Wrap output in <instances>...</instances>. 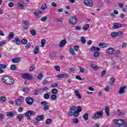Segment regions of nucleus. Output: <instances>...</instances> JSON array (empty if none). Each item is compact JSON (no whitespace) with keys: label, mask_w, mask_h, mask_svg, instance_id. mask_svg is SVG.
<instances>
[{"label":"nucleus","mask_w":127,"mask_h":127,"mask_svg":"<svg viewBox=\"0 0 127 127\" xmlns=\"http://www.w3.org/2000/svg\"><path fill=\"white\" fill-rule=\"evenodd\" d=\"M113 122L115 125H113L112 127H121L124 125V124H126V120H114Z\"/></svg>","instance_id":"nucleus-1"},{"label":"nucleus","mask_w":127,"mask_h":127,"mask_svg":"<svg viewBox=\"0 0 127 127\" xmlns=\"http://www.w3.org/2000/svg\"><path fill=\"white\" fill-rule=\"evenodd\" d=\"M103 111H97L92 116L91 119H92V120H98V119H102V118H103Z\"/></svg>","instance_id":"nucleus-2"},{"label":"nucleus","mask_w":127,"mask_h":127,"mask_svg":"<svg viewBox=\"0 0 127 127\" xmlns=\"http://www.w3.org/2000/svg\"><path fill=\"white\" fill-rule=\"evenodd\" d=\"M68 21L70 24H71V25H75V24L77 23V18L71 17L68 19Z\"/></svg>","instance_id":"nucleus-3"},{"label":"nucleus","mask_w":127,"mask_h":127,"mask_svg":"<svg viewBox=\"0 0 127 127\" xmlns=\"http://www.w3.org/2000/svg\"><path fill=\"white\" fill-rule=\"evenodd\" d=\"M25 101L27 105H32L34 102V99L30 97H28L26 98Z\"/></svg>","instance_id":"nucleus-4"},{"label":"nucleus","mask_w":127,"mask_h":127,"mask_svg":"<svg viewBox=\"0 0 127 127\" xmlns=\"http://www.w3.org/2000/svg\"><path fill=\"white\" fill-rule=\"evenodd\" d=\"M22 77L24 79H26L27 80H32L33 79L32 75L27 73L23 74Z\"/></svg>","instance_id":"nucleus-5"},{"label":"nucleus","mask_w":127,"mask_h":127,"mask_svg":"<svg viewBox=\"0 0 127 127\" xmlns=\"http://www.w3.org/2000/svg\"><path fill=\"white\" fill-rule=\"evenodd\" d=\"M23 100H24V98H23V97H20L19 99H17L15 101L16 105H17V106H20L21 105V103L23 102Z\"/></svg>","instance_id":"nucleus-6"},{"label":"nucleus","mask_w":127,"mask_h":127,"mask_svg":"<svg viewBox=\"0 0 127 127\" xmlns=\"http://www.w3.org/2000/svg\"><path fill=\"white\" fill-rule=\"evenodd\" d=\"M84 3L87 6H93V1L91 0H85Z\"/></svg>","instance_id":"nucleus-7"},{"label":"nucleus","mask_w":127,"mask_h":127,"mask_svg":"<svg viewBox=\"0 0 127 127\" xmlns=\"http://www.w3.org/2000/svg\"><path fill=\"white\" fill-rule=\"evenodd\" d=\"M120 27H122V24L121 23H115L112 28H113V29H117L118 28H120Z\"/></svg>","instance_id":"nucleus-8"},{"label":"nucleus","mask_w":127,"mask_h":127,"mask_svg":"<svg viewBox=\"0 0 127 127\" xmlns=\"http://www.w3.org/2000/svg\"><path fill=\"white\" fill-rule=\"evenodd\" d=\"M66 45V40L64 39L61 41L60 43V47H64Z\"/></svg>","instance_id":"nucleus-9"},{"label":"nucleus","mask_w":127,"mask_h":127,"mask_svg":"<svg viewBox=\"0 0 127 127\" xmlns=\"http://www.w3.org/2000/svg\"><path fill=\"white\" fill-rule=\"evenodd\" d=\"M13 43H15L17 45H19L21 43L20 39L18 38H15V40L12 41Z\"/></svg>","instance_id":"nucleus-10"},{"label":"nucleus","mask_w":127,"mask_h":127,"mask_svg":"<svg viewBox=\"0 0 127 127\" xmlns=\"http://www.w3.org/2000/svg\"><path fill=\"white\" fill-rule=\"evenodd\" d=\"M68 74L66 73H62L58 75L57 78H67Z\"/></svg>","instance_id":"nucleus-11"},{"label":"nucleus","mask_w":127,"mask_h":127,"mask_svg":"<svg viewBox=\"0 0 127 127\" xmlns=\"http://www.w3.org/2000/svg\"><path fill=\"white\" fill-rule=\"evenodd\" d=\"M6 77H8V79H9L10 82L9 83H6V85H12L13 84V83H14V80L13 79H12V78L10 76H8Z\"/></svg>","instance_id":"nucleus-12"},{"label":"nucleus","mask_w":127,"mask_h":127,"mask_svg":"<svg viewBox=\"0 0 127 127\" xmlns=\"http://www.w3.org/2000/svg\"><path fill=\"white\" fill-rule=\"evenodd\" d=\"M38 52H39V46H36L34 49L33 53L34 54H38Z\"/></svg>","instance_id":"nucleus-13"},{"label":"nucleus","mask_w":127,"mask_h":127,"mask_svg":"<svg viewBox=\"0 0 127 127\" xmlns=\"http://www.w3.org/2000/svg\"><path fill=\"white\" fill-rule=\"evenodd\" d=\"M105 112L108 117H110V108H109V106H106Z\"/></svg>","instance_id":"nucleus-14"},{"label":"nucleus","mask_w":127,"mask_h":127,"mask_svg":"<svg viewBox=\"0 0 127 127\" xmlns=\"http://www.w3.org/2000/svg\"><path fill=\"white\" fill-rule=\"evenodd\" d=\"M127 86L121 87L119 90L120 94H124V93H125V89H127Z\"/></svg>","instance_id":"nucleus-15"},{"label":"nucleus","mask_w":127,"mask_h":127,"mask_svg":"<svg viewBox=\"0 0 127 127\" xmlns=\"http://www.w3.org/2000/svg\"><path fill=\"white\" fill-rule=\"evenodd\" d=\"M108 52L109 54H115L116 51L113 48H108Z\"/></svg>","instance_id":"nucleus-16"},{"label":"nucleus","mask_w":127,"mask_h":127,"mask_svg":"<svg viewBox=\"0 0 127 127\" xmlns=\"http://www.w3.org/2000/svg\"><path fill=\"white\" fill-rule=\"evenodd\" d=\"M12 62L13 63H18V62H20V58H15L12 60Z\"/></svg>","instance_id":"nucleus-17"},{"label":"nucleus","mask_w":127,"mask_h":127,"mask_svg":"<svg viewBox=\"0 0 127 127\" xmlns=\"http://www.w3.org/2000/svg\"><path fill=\"white\" fill-rule=\"evenodd\" d=\"M99 47L100 48H105L106 47H108V44H106L105 43H101L99 45Z\"/></svg>","instance_id":"nucleus-18"},{"label":"nucleus","mask_w":127,"mask_h":127,"mask_svg":"<svg viewBox=\"0 0 127 127\" xmlns=\"http://www.w3.org/2000/svg\"><path fill=\"white\" fill-rule=\"evenodd\" d=\"M44 120V117L42 115L38 116L36 118L37 122H40V121H43Z\"/></svg>","instance_id":"nucleus-19"},{"label":"nucleus","mask_w":127,"mask_h":127,"mask_svg":"<svg viewBox=\"0 0 127 127\" xmlns=\"http://www.w3.org/2000/svg\"><path fill=\"white\" fill-rule=\"evenodd\" d=\"M89 27H90V25L88 24H86L82 27V29L83 30H88Z\"/></svg>","instance_id":"nucleus-20"},{"label":"nucleus","mask_w":127,"mask_h":127,"mask_svg":"<svg viewBox=\"0 0 127 127\" xmlns=\"http://www.w3.org/2000/svg\"><path fill=\"white\" fill-rule=\"evenodd\" d=\"M13 37H14V34H13V32L10 33L8 37V39H9V40H11V39L13 38Z\"/></svg>","instance_id":"nucleus-21"},{"label":"nucleus","mask_w":127,"mask_h":127,"mask_svg":"<svg viewBox=\"0 0 127 127\" xmlns=\"http://www.w3.org/2000/svg\"><path fill=\"white\" fill-rule=\"evenodd\" d=\"M45 91H48V87H45L40 89V93H43V92H45Z\"/></svg>","instance_id":"nucleus-22"},{"label":"nucleus","mask_w":127,"mask_h":127,"mask_svg":"<svg viewBox=\"0 0 127 127\" xmlns=\"http://www.w3.org/2000/svg\"><path fill=\"white\" fill-rule=\"evenodd\" d=\"M83 118L84 120H85L86 121H88L89 120V114L85 113L83 115Z\"/></svg>","instance_id":"nucleus-23"},{"label":"nucleus","mask_w":127,"mask_h":127,"mask_svg":"<svg viewBox=\"0 0 127 127\" xmlns=\"http://www.w3.org/2000/svg\"><path fill=\"white\" fill-rule=\"evenodd\" d=\"M47 8V4L44 3L41 7L42 10H45Z\"/></svg>","instance_id":"nucleus-24"},{"label":"nucleus","mask_w":127,"mask_h":127,"mask_svg":"<svg viewBox=\"0 0 127 127\" xmlns=\"http://www.w3.org/2000/svg\"><path fill=\"white\" fill-rule=\"evenodd\" d=\"M14 115L15 114L11 112H9L7 113V117H10V118H13V117H14Z\"/></svg>","instance_id":"nucleus-25"},{"label":"nucleus","mask_w":127,"mask_h":127,"mask_svg":"<svg viewBox=\"0 0 127 127\" xmlns=\"http://www.w3.org/2000/svg\"><path fill=\"white\" fill-rule=\"evenodd\" d=\"M45 43H46V40L44 39H42L41 42L42 47H44V46H45Z\"/></svg>","instance_id":"nucleus-26"},{"label":"nucleus","mask_w":127,"mask_h":127,"mask_svg":"<svg viewBox=\"0 0 127 127\" xmlns=\"http://www.w3.org/2000/svg\"><path fill=\"white\" fill-rule=\"evenodd\" d=\"M17 118L19 119V122H21V119L23 118V114H20L17 116Z\"/></svg>","instance_id":"nucleus-27"},{"label":"nucleus","mask_w":127,"mask_h":127,"mask_svg":"<svg viewBox=\"0 0 127 127\" xmlns=\"http://www.w3.org/2000/svg\"><path fill=\"white\" fill-rule=\"evenodd\" d=\"M18 6L21 9H23V8L24 7V5H23V4L21 3L20 2H18Z\"/></svg>","instance_id":"nucleus-28"},{"label":"nucleus","mask_w":127,"mask_h":127,"mask_svg":"<svg viewBox=\"0 0 127 127\" xmlns=\"http://www.w3.org/2000/svg\"><path fill=\"white\" fill-rule=\"evenodd\" d=\"M52 93L54 94V95H57V94H58V90L56 88H53L52 90Z\"/></svg>","instance_id":"nucleus-29"},{"label":"nucleus","mask_w":127,"mask_h":127,"mask_svg":"<svg viewBox=\"0 0 127 127\" xmlns=\"http://www.w3.org/2000/svg\"><path fill=\"white\" fill-rule=\"evenodd\" d=\"M25 117H30L31 116V113L30 112V110L27 111L25 114Z\"/></svg>","instance_id":"nucleus-30"},{"label":"nucleus","mask_w":127,"mask_h":127,"mask_svg":"<svg viewBox=\"0 0 127 127\" xmlns=\"http://www.w3.org/2000/svg\"><path fill=\"white\" fill-rule=\"evenodd\" d=\"M10 69L12 70V71H14L16 69V66L14 64L11 65L10 66Z\"/></svg>","instance_id":"nucleus-31"},{"label":"nucleus","mask_w":127,"mask_h":127,"mask_svg":"<svg viewBox=\"0 0 127 127\" xmlns=\"http://www.w3.org/2000/svg\"><path fill=\"white\" fill-rule=\"evenodd\" d=\"M31 35H36V31L34 29H33L30 31Z\"/></svg>","instance_id":"nucleus-32"},{"label":"nucleus","mask_w":127,"mask_h":127,"mask_svg":"<svg viewBox=\"0 0 127 127\" xmlns=\"http://www.w3.org/2000/svg\"><path fill=\"white\" fill-rule=\"evenodd\" d=\"M23 92H24L26 94H28V93H29V88L28 87H25L23 89Z\"/></svg>","instance_id":"nucleus-33"},{"label":"nucleus","mask_w":127,"mask_h":127,"mask_svg":"<svg viewBox=\"0 0 127 127\" xmlns=\"http://www.w3.org/2000/svg\"><path fill=\"white\" fill-rule=\"evenodd\" d=\"M51 123H52V120H51L50 119H48L46 120V124L47 125H50V124H51Z\"/></svg>","instance_id":"nucleus-34"},{"label":"nucleus","mask_w":127,"mask_h":127,"mask_svg":"<svg viewBox=\"0 0 127 127\" xmlns=\"http://www.w3.org/2000/svg\"><path fill=\"white\" fill-rule=\"evenodd\" d=\"M35 69V66L32 65L29 67V71H30V72H32V71H34Z\"/></svg>","instance_id":"nucleus-35"},{"label":"nucleus","mask_w":127,"mask_h":127,"mask_svg":"<svg viewBox=\"0 0 127 127\" xmlns=\"http://www.w3.org/2000/svg\"><path fill=\"white\" fill-rule=\"evenodd\" d=\"M76 112L81 113V112H82V107H81V106H77V107H76Z\"/></svg>","instance_id":"nucleus-36"},{"label":"nucleus","mask_w":127,"mask_h":127,"mask_svg":"<svg viewBox=\"0 0 127 127\" xmlns=\"http://www.w3.org/2000/svg\"><path fill=\"white\" fill-rule=\"evenodd\" d=\"M58 87V84L57 83H53L51 84V88H56Z\"/></svg>","instance_id":"nucleus-37"},{"label":"nucleus","mask_w":127,"mask_h":127,"mask_svg":"<svg viewBox=\"0 0 127 127\" xmlns=\"http://www.w3.org/2000/svg\"><path fill=\"white\" fill-rule=\"evenodd\" d=\"M80 115V113L78 112V111H76V110L73 113V116L74 117H78Z\"/></svg>","instance_id":"nucleus-38"},{"label":"nucleus","mask_w":127,"mask_h":127,"mask_svg":"<svg viewBox=\"0 0 127 127\" xmlns=\"http://www.w3.org/2000/svg\"><path fill=\"white\" fill-rule=\"evenodd\" d=\"M23 24H24L25 26H28L29 25V21H28V20L23 21Z\"/></svg>","instance_id":"nucleus-39"},{"label":"nucleus","mask_w":127,"mask_h":127,"mask_svg":"<svg viewBox=\"0 0 127 127\" xmlns=\"http://www.w3.org/2000/svg\"><path fill=\"white\" fill-rule=\"evenodd\" d=\"M91 67L94 70H98V66L95 65L94 64H92Z\"/></svg>","instance_id":"nucleus-40"},{"label":"nucleus","mask_w":127,"mask_h":127,"mask_svg":"<svg viewBox=\"0 0 127 127\" xmlns=\"http://www.w3.org/2000/svg\"><path fill=\"white\" fill-rule=\"evenodd\" d=\"M51 99L53 101H55V100L57 99V96L55 94H53L51 96Z\"/></svg>","instance_id":"nucleus-41"},{"label":"nucleus","mask_w":127,"mask_h":127,"mask_svg":"<svg viewBox=\"0 0 127 127\" xmlns=\"http://www.w3.org/2000/svg\"><path fill=\"white\" fill-rule=\"evenodd\" d=\"M43 110L44 111H48L49 110V105H48V104L47 105H45L44 107Z\"/></svg>","instance_id":"nucleus-42"},{"label":"nucleus","mask_w":127,"mask_h":127,"mask_svg":"<svg viewBox=\"0 0 127 127\" xmlns=\"http://www.w3.org/2000/svg\"><path fill=\"white\" fill-rule=\"evenodd\" d=\"M31 47V44H30V43H27L25 46L26 49H29V48H30Z\"/></svg>","instance_id":"nucleus-43"},{"label":"nucleus","mask_w":127,"mask_h":127,"mask_svg":"<svg viewBox=\"0 0 127 127\" xmlns=\"http://www.w3.org/2000/svg\"><path fill=\"white\" fill-rule=\"evenodd\" d=\"M47 18H48V16H46L42 18L41 19V21H43V22L46 21V20H47Z\"/></svg>","instance_id":"nucleus-44"},{"label":"nucleus","mask_w":127,"mask_h":127,"mask_svg":"<svg viewBox=\"0 0 127 127\" xmlns=\"http://www.w3.org/2000/svg\"><path fill=\"white\" fill-rule=\"evenodd\" d=\"M81 42L83 44H85V43H86V40L84 37H81Z\"/></svg>","instance_id":"nucleus-45"},{"label":"nucleus","mask_w":127,"mask_h":127,"mask_svg":"<svg viewBox=\"0 0 127 127\" xmlns=\"http://www.w3.org/2000/svg\"><path fill=\"white\" fill-rule=\"evenodd\" d=\"M6 68V64H0V69H5Z\"/></svg>","instance_id":"nucleus-46"},{"label":"nucleus","mask_w":127,"mask_h":127,"mask_svg":"<svg viewBox=\"0 0 127 127\" xmlns=\"http://www.w3.org/2000/svg\"><path fill=\"white\" fill-rule=\"evenodd\" d=\"M22 44H27V40H26V39H22V40L21 41Z\"/></svg>","instance_id":"nucleus-47"},{"label":"nucleus","mask_w":127,"mask_h":127,"mask_svg":"<svg viewBox=\"0 0 127 127\" xmlns=\"http://www.w3.org/2000/svg\"><path fill=\"white\" fill-rule=\"evenodd\" d=\"M0 100L2 101V102H4L6 101V98L5 96H1L0 97Z\"/></svg>","instance_id":"nucleus-48"},{"label":"nucleus","mask_w":127,"mask_h":127,"mask_svg":"<svg viewBox=\"0 0 127 127\" xmlns=\"http://www.w3.org/2000/svg\"><path fill=\"white\" fill-rule=\"evenodd\" d=\"M44 99H46V100H48L49 99V94L48 93H46L44 95Z\"/></svg>","instance_id":"nucleus-49"},{"label":"nucleus","mask_w":127,"mask_h":127,"mask_svg":"<svg viewBox=\"0 0 127 127\" xmlns=\"http://www.w3.org/2000/svg\"><path fill=\"white\" fill-rule=\"evenodd\" d=\"M48 104V103H47V101H43L41 102V105L44 106V107H45V106H47Z\"/></svg>","instance_id":"nucleus-50"},{"label":"nucleus","mask_w":127,"mask_h":127,"mask_svg":"<svg viewBox=\"0 0 127 127\" xmlns=\"http://www.w3.org/2000/svg\"><path fill=\"white\" fill-rule=\"evenodd\" d=\"M111 36L112 37H117L118 36V33L117 32H113L111 34Z\"/></svg>","instance_id":"nucleus-51"},{"label":"nucleus","mask_w":127,"mask_h":127,"mask_svg":"<svg viewBox=\"0 0 127 127\" xmlns=\"http://www.w3.org/2000/svg\"><path fill=\"white\" fill-rule=\"evenodd\" d=\"M93 55L94 57H99V56H100V53H99L98 52H96L94 53Z\"/></svg>","instance_id":"nucleus-52"},{"label":"nucleus","mask_w":127,"mask_h":127,"mask_svg":"<svg viewBox=\"0 0 127 127\" xmlns=\"http://www.w3.org/2000/svg\"><path fill=\"white\" fill-rule=\"evenodd\" d=\"M43 78V75H42V73H39L38 74V79H42Z\"/></svg>","instance_id":"nucleus-53"},{"label":"nucleus","mask_w":127,"mask_h":127,"mask_svg":"<svg viewBox=\"0 0 127 127\" xmlns=\"http://www.w3.org/2000/svg\"><path fill=\"white\" fill-rule=\"evenodd\" d=\"M73 123H74V124H78V123H79V120L77 118H75L73 120Z\"/></svg>","instance_id":"nucleus-54"},{"label":"nucleus","mask_w":127,"mask_h":127,"mask_svg":"<svg viewBox=\"0 0 127 127\" xmlns=\"http://www.w3.org/2000/svg\"><path fill=\"white\" fill-rule=\"evenodd\" d=\"M70 52L71 54H72V55H75V51H74L73 48L70 49Z\"/></svg>","instance_id":"nucleus-55"},{"label":"nucleus","mask_w":127,"mask_h":127,"mask_svg":"<svg viewBox=\"0 0 127 127\" xmlns=\"http://www.w3.org/2000/svg\"><path fill=\"white\" fill-rule=\"evenodd\" d=\"M104 90L106 92H110V86L108 85L107 87L104 88Z\"/></svg>","instance_id":"nucleus-56"},{"label":"nucleus","mask_w":127,"mask_h":127,"mask_svg":"<svg viewBox=\"0 0 127 127\" xmlns=\"http://www.w3.org/2000/svg\"><path fill=\"white\" fill-rule=\"evenodd\" d=\"M5 42H6V41L4 40L0 42V47H1V46H2V45H3L4 44H5Z\"/></svg>","instance_id":"nucleus-57"},{"label":"nucleus","mask_w":127,"mask_h":127,"mask_svg":"<svg viewBox=\"0 0 127 127\" xmlns=\"http://www.w3.org/2000/svg\"><path fill=\"white\" fill-rule=\"evenodd\" d=\"M55 68L56 70V71H58V72H60V66L57 65V66H55Z\"/></svg>","instance_id":"nucleus-58"},{"label":"nucleus","mask_w":127,"mask_h":127,"mask_svg":"<svg viewBox=\"0 0 127 127\" xmlns=\"http://www.w3.org/2000/svg\"><path fill=\"white\" fill-rule=\"evenodd\" d=\"M39 92H40V89H37L35 90L34 95H38V93H39Z\"/></svg>","instance_id":"nucleus-59"},{"label":"nucleus","mask_w":127,"mask_h":127,"mask_svg":"<svg viewBox=\"0 0 127 127\" xmlns=\"http://www.w3.org/2000/svg\"><path fill=\"white\" fill-rule=\"evenodd\" d=\"M106 73H107V71L106 70H103L101 72V76L102 77H105V74H106Z\"/></svg>","instance_id":"nucleus-60"},{"label":"nucleus","mask_w":127,"mask_h":127,"mask_svg":"<svg viewBox=\"0 0 127 127\" xmlns=\"http://www.w3.org/2000/svg\"><path fill=\"white\" fill-rule=\"evenodd\" d=\"M14 3H13V2H10L8 4V6H9L10 7H12V6H14Z\"/></svg>","instance_id":"nucleus-61"},{"label":"nucleus","mask_w":127,"mask_h":127,"mask_svg":"<svg viewBox=\"0 0 127 127\" xmlns=\"http://www.w3.org/2000/svg\"><path fill=\"white\" fill-rule=\"evenodd\" d=\"M75 30H81V26H75Z\"/></svg>","instance_id":"nucleus-62"},{"label":"nucleus","mask_w":127,"mask_h":127,"mask_svg":"<svg viewBox=\"0 0 127 127\" xmlns=\"http://www.w3.org/2000/svg\"><path fill=\"white\" fill-rule=\"evenodd\" d=\"M76 109V106H72L70 108V111H75Z\"/></svg>","instance_id":"nucleus-63"},{"label":"nucleus","mask_w":127,"mask_h":127,"mask_svg":"<svg viewBox=\"0 0 127 127\" xmlns=\"http://www.w3.org/2000/svg\"><path fill=\"white\" fill-rule=\"evenodd\" d=\"M58 22H63V18H58Z\"/></svg>","instance_id":"nucleus-64"}]
</instances>
